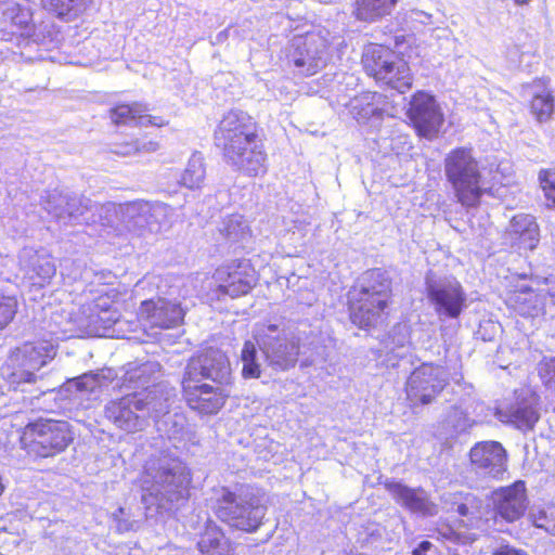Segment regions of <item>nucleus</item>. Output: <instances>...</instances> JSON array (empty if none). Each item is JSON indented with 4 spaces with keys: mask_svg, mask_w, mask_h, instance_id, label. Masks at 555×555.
<instances>
[{
    "mask_svg": "<svg viewBox=\"0 0 555 555\" xmlns=\"http://www.w3.org/2000/svg\"><path fill=\"white\" fill-rule=\"evenodd\" d=\"M328 41L319 34L309 35L301 46L296 49L298 56L294 59L296 67H304L306 64L317 67V61L328 50Z\"/></svg>",
    "mask_w": 555,
    "mask_h": 555,
    "instance_id": "obj_25",
    "label": "nucleus"
},
{
    "mask_svg": "<svg viewBox=\"0 0 555 555\" xmlns=\"http://www.w3.org/2000/svg\"><path fill=\"white\" fill-rule=\"evenodd\" d=\"M468 464L478 476L489 480H502L508 470V453L494 440L476 442L468 451Z\"/></svg>",
    "mask_w": 555,
    "mask_h": 555,
    "instance_id": "obj_9",
    "label": "nucleus"
},
{
    "mask_svg": "<svg viewBox=\"0 0 555 555\" xmlns=\"http://www.w3.org/2000/svg\"><path fill=\"white\" fill-rule=\"evenodd\" d=\"M426 295L438 315L457 319L466 308V293L455 279L443 283H428Z\"/></svg>",
    "mask_w": 555,
    "mask_h": 555,
    "instance_id": "obj_14",
    "label": "nucleus"
},
{
    "mask_svg": "<svg viewBox=\"0 0 555 555\" xmlns=\"http://www.w3.org/2000/svg\"><path fill=\"white\" fill-rule=\"evenodd\" d=\"M17 307L15 296L0 294V330L12 322L17 312Z\"/></svg>",
    "mask_w": 555,
    "mask_h": 555,
    "instance_id": "obj_36",
    "label": "nucleus"
},
{
    "mask_svg": "<svg viewBox=\"0 0 555 555\" xmlns=\"http://www.w3.org/2000/svg\"><path fill=\"white\" fill-rule=\"evenodd\" d=\"M183 317L179 304L163 297L143 300L138 311V320L151 328H173L182 323Z\"/></svg>",
    "mask_w": 555,
    "mask_h": 555,
    "instance_id": "obj_16",
    "label": "nucleus"
},
{
    "mask_svg": "<svg viewBox=\"0 0 555 555\" xmlns=\"http://www.w3.org/2000/svg\"><path fill=\"white\" fill-rule=\"evenodd\" d=\"M147 405L146 399L141 398L138 391H133L108 401L104 415L116 428L127 434H134L143 429L144 420L140 412L145 411Z\"/></svg>",
    "mask_w": 555,
    "mask_h": 555,
    "instance_id": "obj_11",
    "label": "nucleus"
},
{
    "mask_svg": "<svg viewBox=\"0 0 555 555\" xmlns=\"http://www.w3.org/2000/svg\"><path fill=\"white\" fill-rule=\"evenodd\" d=\"M507 234L511 245L518 250L532 251L540 243V227L537 219L529 214L513 216Z\"/></svg>",
    "mask_w": 555,
    "mask_h": 555,
    "instance_id": "obj_17",
    "label": "nucleus"
},
{
    "mask_svg": "<svg viewBox=\"0 0 555 555\" xmlns=\"http://www.w3.org/2000/svg\"><path fill=\"white\" fill-rule=\"evenodd\" d=\"M399 53L400 52L395 51L386 44L376 42L367 43L361 55L363 72L375 80Z\"/></svg>",
    "mask_w": 555,
    "mask_h": 555,
    "instance_id": "obj_21",
    "label": "nucleus"
},
{
    "mask_svg": "<svg viewBox=\"0 0 555 555\" xmlns=\"http://www.w3.org/2000/svg\"><path fill=\"white\" fill-rule=\"evenodd\" d=\"M374 81L380 87L405 93L413 86V74L409 62L399 53Z\"/></svg>",
    "mask_w": 555,
    "mask_h": 555,
    "instance_id": "obj_19",
    "label": "nucleus"
},
{
    "mask_svg": "<svg viewBox=\"0 0 555 555\" xmlns=\"http://www.w3.org/2000/svg\"><path fill=\"white\" fill-rule=\"evenodd\" d=\"M532 524L537 528L544 529L546 532L555 534V506L545 505L539 508L532 515Z\"/></svg>",
    "mask_w": 555,
    "mask_h": 555,
    "instance_id": "obj_34",
    "label": "nucleus"
},
{
    "mask_svg": "<svg viewBox=\"0 0 555 555\" xmlns=\"http://www.w3.org/2000/svg\"><path fill=\"white\" fill-rule=\"evenodd\" d=\"M433 547L429 541H422L413 551L412 555H425Z\"/></svg>",
    "mask_w": 555,
    "mask_h": 555,
    "instance_id": "obj_40",
    "label": "nucleus"
},
{
    "mask_svg": "<svg viewBox=\"0 0 555 555\" xmlns=\"http://www.w3.org/2000/svg\"><path fill=\"white\" fill-rule=\"evenodd\" d=\"M444 171L451 183L457 202L474 208L480 205L486 190L481 186L482 175L478 160L470 150L456 147L444 159Z\"/></svg>",
    "mask_w": 555,
    "mask_h": 555,
    "instance_id": "obj_5",
    "label": "nucleus"
},
{
    "mask_svg": "<svg viewBox=\"0 0 555 555\" xmlns=\"http://www.w3.org/2000/svg\"><path fill=\"white\" fill-rule=\"evenodd\" d=\"M89 3L90 0H40L42 10L63 21L78 17Z\"/></svg>",
    "mask_w": 555,
    "mask_h": 555,
    "instance_id": "obj_27",
    "label": "nucleus"
},
{
    "mask_svg": "<svg viewBox=\"0 0 555 555\" xmlns=\"http://www.w3.org/2000/svg\"><path fill=\"white\" fill-rule=\"evenodd\" d=\"M505 304L519 315L529 318L538 311L539 296L529 287L516 288L508 294Z\"/></svg>",
    "mask_w": 555,
    "mask_h": 555,
    "instance_id": "obj_26",
    "label": "nucleus"
},
{
    "mask_svg": "<svg viewBox=\"0 0 555 555\" xmlns=\"http://www.w3.org/2000/svg\"><path fill=\"white\" fill-rule=\"evenodd\" d=\"M151 384V375L143 366H135L126 371L122 376L121 386L127 389H139L145 391Z\"/></svg>",
    "mask_w": 555,
    "mask_h": 555,
    "instance_id": "obj_32",
    "label": "nucleus"
},
{
    "mask_svg": "<svg viewBox=\"0 0 555 555\" xmlns=\"http://www.w3.org/2000/svg\"><path fill=\"white\" fill-rule=\"evenodd\" d=\"M531 0H514V2L517 4V5H526L530 2Z\"/></svg>",
    "mask_w": 555,
    "mask_h": 555,
    "instance_id": "obj_42",
    "label": "nucleus"
},
{
    "mask_svg": "<svg viewBox=\"0 0 555 555\" xmlns=\"http://www.w3.org/2000/svg\"><path fill=\"white\" fill-rule=\"evenodd\" d=\"M48 349L42 344L26 341L8 354L1 366L2 377L12 386L36 382V372L47 364Z\"/></svg>",
    "mask_w": 555,
    "mask_h": 555,
    "instance_id": "obj_6",
    "label": "nucleus"
},
{
    "mask_svg": "<svg viewBox=\"0 0 555 555\" xmlns=\"http://www.w3.org/2000/svg\"><path fill=\"white\" fill-rule=\"evenodd\" d=\"M199 555H237L235 543L214 521H207L196 544Z\"/></svg>",
    "mask_w": 555,
    "mask_h": 555,
    "instance_id": "obj_18",
    "label": "nucleus"
},
{
    "mask_svg": "<svg viewBox=\"0 0 555 555\" xmlns=\"http://www.w3.org/2000/svg\"><path fill=\"white\" fill-rule=\"evenodd\" d=\"M205 173L204 159L193 155L181 175V184L188 189L199 188L205 179Z\"/></svg>",
    "mask_w": 555,
    "mask_h": 555,
    "instance_id": "obj_29",
    "label": "nucleus"
},
{
    "mask_svg": "<svg viewBox=\"0 0 555 555\" xmlns=\"http://www.w3.org/2000/svg\"><path fill=\"white\" fill-rule=\"evenodd\" d=\"M8 18L11 24L16 26L18 29L29 28L31 15L29 10L20 3H14L9 7L5 11Z\"/></svg>",
    "mask_w": 555,
    "mask_h": 555,
    "instance_id": "obj_35",
    "label": "nucleus"
},
{
    "mask_svg": "<svg viewBox=\"0 0 555 555\" xmlns=\"http://www.w3.org/2000/svg\"><path fill=\"white\" fill-rule=\"evenodd\" d=\"M167 475H170L172 479H176V474H173L171 470H166Z\"/></svg>",
    "mask_w": 555,
    "mask_h": 555,
    "instance_id": "obj_43",
    "label": "nucleus"
},
{
    "mask_svg": "<svg viewBox=\"0 0 555 555\" xmlns=\"http://www.w3.org/2000/svg\"><path fill=\"white\" fill-rule=\"evenodd\" d=\"M408 117L420 137L435 138L444 122V116L434 95L418 90L413 93Z\"/></svg>",
    "mask_w": 555,
    "mask_h": 555,
    "instance_id": "obj_10",
    "label": "nucleus"
},
{
    "mask_svg": "<svg viewBox=\"0 0 555 555\" xmlns=\"http://www.w3.org/2000/svg\"><path fill=\"white\" fill-rule=\"evenodd\" d=\"M538 376L544 386L555 385V357L544 358L539 362Z\"/></svg>",
    "mask_w": 555,
    "mask_h": 555,
    "instance_id": "obj_37",
    "label": "nucleus"
},
{
    "mask_svg": "<svg viewBox=\"0 0 555 555\" xmlns=\"http://www.w3.org/2000/svg\"><path fill=\"white\" fill-rule=\"evenodd\" d=\"M260 132L261 128L253 116L231 109L214 131L215 145L227 164L248 177H257L267 171L268 158Z\"/></svg>",
    "mask_w": 555,
    "mask_h": 555,
    "instance_id": "obj_2",
    "label": "nucleus"
},
{
    "mask_svg": "<svg viewBox=\"0 0 555 555\" xmlns=\"http://www.w3.org/2000/svg\"><path fill=\"white\" fill-rule=\"evenodd\" d=\"M257 506L251 502H238L235 492L228 488L222 489L221 496L217 500L215 515L217 518L236 529L255 531L261 521L256 517Z\"/></svg>",
    "mask_w": 555,
    "mask_h": 555,
    "instance_id": "obj_12",
    "label": "nucleus"
},
{
    "mask_svg": "<svg viewBox=\"0 0 555 555\" xmlns=\"http://www.w3.org/2000/svg\"><path fill=\"white\" fill-rule=\"evenodd\" d=\"M159 143L156 140L143 141L139 138L117 143L113 153L118 156H130L139 153H152L157 151Z\"/></svg>",
    "mask_w": 555,
    "mask_h": 555,
    "instance_id": "obj_30",
    "label": "nucleus"
},
{
    "mask_svg": "<svg viewBox=\"0 0 555 555\" xmlns=\"http://www.w3.org/2000/svg\"><path fill=\"white\" fill-rule=\"evenodd\" d=\"M492 555H528L525 551L509 546V545H502L499 548H496Z\"/></svg>",
    "mask_w": 555,
    "mask_h": 555,
    "instance_id": "obj_39",
    "label": "nucleus"
},
{
    "mask_svg": "<svg viewBox=\"0 0 555 555\" xmlns=\"http://www.w3.org/2000/svg\"><path fill=\"white\" fill-rule=\"evenodd\" d=\"M111 122L116 126H145L164 128L169 125V119L162 115H153L149 106L139 101L118 102L107 111Z\"/></svg>",
    "mask_w": 555,
    "mask_h": 555,
    "instance_id": "obj_15",
    "label": "nucleus"
},
{
    "mask_svg": "<svg viewBox=\"0 0 555 555\" xmlns=\"http://www.w3.org/2000/svg\"><path fill=\"white\" fill-rule=\"evenodd\" d=\"M232 384V369L225 352L205 347L186 362L181 378V396L185 405L198 415H216L227 404Z\"/></svg>",
    "mask_w": 555,
    "mask_h": 555,
    "instance_id": "obj_1",
    "label": "nucleus"
},
{
    "mask_svg": "<svg viewBox=\"0 0 555 555\" xmlns=\"http://www.w3.org/2000/svg\"><path fill=\"white\" fill-rule=\"evenodd\" d=\"M212 279L219 295L238 298L248 295L256 287L259 273L250 259L236 258L218 266Z\"/></svg>",
    "mask_w": 555,
    "mask_h": 555,
    "instance_id": "obj_7",
    "label": "nucleus"
},
{
    "mask_svg": "<svg viewBox=\"0 0 555 555\" xmlns=\"http://www.w3.org/2000/svg\"><path fill=\"white\" fill-rule=\"evenodd\" d=\"M243 362L242 376L245 379L259 378L261 376V367L257 362V350L253 341L246 340L241 352Z\"/></svg>",
    "mask_w": 555,
    "mask_h": 555,
    "instance_id": "obj_31",
    "label": "nucleus"
},
{
    "mask_svg": "<svg viewBox=\"0 0 555 555\" xmlns=\"http://www.w3.org/2000/svg\"><path fill=\"white\" fill-rule=\"evenodd\" d=\"M399 0H354L353 15L358 21L373 23L388 16Z\"/></svg>",
    "mask_w": 555,
    "mask_h": 555,
    "instance_id": "obj_24",
    "label": "nucleus"
},
{
    "mask_svg": "<svg viewBox=\"0 0 555 555\" xmlns=\"http://www.w3.org/2000/svg\"><path fill=\"white\" fill-rule=\"evenodd\" d=\"M538 181L546 199V207L555 208V169H541L538 173Z\"/></svg>",
    "mask_w": 555,
    "mask_h": 555,
    "instance_id": "obj_33",
    "label": "nucleus"
},
{
    "mask_svg": "<svg viewBox=\"0 0 555 555\" xmlns=\"http://www.w3.org/2000/svg\"><path fill=\"white\" fill-rule=\"evenodd\" d=\"M72 442L70 426L61 420L37 418L27 423L20 435L21 449L34 460L54 457Z\"/></svg>",
    "mask_w": 555,
    "mask_h": 555,
    "instance_id": "obj_4",
    "label": "nucleus"
},
{
    "mask_svg": "<svg viewBox=\"0 0 555 555\" xmlns=\"http://www.w3.org/2000/svg\"><path fill=\"white\" fill-rule=\"evenodd\" d=\"M490 499L495 517L509 524L521 519L529 507V498L524 480H516L508 486L494 489Z\"/></svg>",
    "mask_w": 555,
    "mask_h": 555,
    "instance_id": "obj_13",
    "label": "nucleus"
},
{
    "mask_svg": "<svg viewBox=\"0 0 555 555\" xmlns=\"http://www.w3.org/2000/svg\"><path fill=\"white\" fill-rule=\"evenodd\" d=\"M384 488L391 494L393 500L403 507L411 511H420L424 507V499L418 494V490L410 488L396 480H387Z\"/></svg>",
    "mask_w": 555,
    "mask_h": 555,
    "instance_id": "obj_28",
    "label": "nucleus"
},
{
    "mask_svg": "<svg viewBox=\"0 0 555 555\" xmlns=\"http://www.w3.org/2000/svg\"><path fill=\"white\" fill-rule=\"evenodd\" d=\"M456 512L461 515V516H467L469 514V509L467 507L466 504L464 503H461L457 505L456 507Z\"/></svg>",
    "mask_w": 555,
    "mask_h": 555,
    "instance_id": "obj_41",
    "label": "nucleus"
},
{
    "mask_svg": "<svg viewBox=\"0 0 555 555\" xmlns=\"http://www.w3.org/2000/svg\"><path fill=\"white\" fill-rule=\"evenodd\" d=\"M392 305V278L380 268L366 270L348 293L349 320L362 331L376 328L389 317Z\"/></svg>",
    "mask_w": 555,
    "mask_h": 555,
    "instance_id": "obj_3",
    "label": "nucleus"
},
{
    "mask_svg": "<svg viewBox=\"0 0 555 555\" xmlns=\"http://www.w3.org/2000/svg\"><path fill=\"white\" fill-rule=\"evenodd\" d=\"M444 370L433 363H423L409 375L404 392L412 408L433 403L448 386Z\"/></svg>",
    "mask_w": 555,
    "mask_h": 555,
    "instance_id": "obj_8",
    "label": "nucleus"
},
{
    "mask_svg": "<svg viewBox=\"0 0 555 555\" xmlns=\"http://www.w3.org/2000/svg\"><path fill=\"white\" fill-rule=\"evenodd\" d=\"M532 83L541 90L532 94L528 102V111L538 124H546L555 114V96L548 88L550 79L538 77Z\"/></svg>",
    "mask_w": 555,
    "mask_h": 555,
    "instance_id": "obj_20",
    "label": "nucleus"
},
{
    "mask_svg": "<svg viewBox=\"0 0 555 555\" xmlns=\"http://www.w3.org/2000/svg\"><path fill=\"white\" fill-rule=\"evenodd\" d=\"M177 488H178L177 491L169 492V500L171 502L179 501V500L186 501L190 496L188 486L186 485L182 486V482H178Z\"/></svg>",
    "mask_w": 555,
    "mask_h": 555,
    "instance_id": "obj_38",
    "label": "nucleus"
},
{
    "mask_svg": "<svg viewBox=\"0 0 555 555\" xmlns=\"http://www.w3.org/2000/svg\"><path fill=\"white\" fill-rule=\"evenodd\" d=\"M221 238L229 245L244 248L245 243L251 240L253 230L245 218L238 214L227 216L218 230Z\"/></svg>",
    "mask_w": 555,
    "mask_h": 555,
    "instance_id": "obj_22",
    "label": "nucleus"
},
{
    "mask_svg": "<svg viewBox=\"0 0 555 555\" xmlns=\"http://www.w3.org/2000/svg\"><path fill=\"white\" fill-rule=\"evenodd\" d=\"M511 422L516 428L527 431L533 429L540 420L539 397L531 395L515 404L509 413Z\"/></svg>",
    "mask_w": 555,
    "mask_h": 555,
    "instance_id": "obj_23",
    "label": "nucleus"
}]
</instances>
